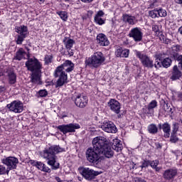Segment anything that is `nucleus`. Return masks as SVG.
<instances>
[{
    "label": "nucleus",
    "instance_id": "f3484780",
    "mask_svg": "<svg viewBox=\"0 0 182 182\" xmlns=\"http://www.w3.org/2000/svg\"><path fill=\"white\" fill-rule=\"evenodd\" d=\"M97 42L100 46H109L110 45V41L103 33H100L97 36Z\"/></svg>",
    "mask_w": 182,
    "mask_h": 182
},
{
    "label": "nucleus",
    "instance_id": "f704fd0d",
    "mask_svg": "<svg viewBox=\"0 0 182 182\" xmlns=\"http://www.w3.org/2000/svg\"><path fill=\"white\" fill-rule=\"evenodd\" d=\"M9 169H6L4 165H0V175L4 174H9Z\"/></svg>",
    "mask_w": 182,
    "mask_h": 182
},
{
    "label": "nucleus",
    "instance_id": "4c0bfd02",
    "mask_svg": "<svg viewBox=\"0 0 182 182\" xmlns=\"http://www.w3.org/2000/svg\"><path fill=\"white\" fill-rule=\"evenodd\" d=\"M161 65H163V64H162L161 61L160 60V59L156 58L155 60V63H154L155 68L156 69H159V68H161Z\"/></svg>",
    "mask_w": 182,
    "mask_h": 182
},
{
    "label": "nucleus",
    "instance_id": "a878e982",
    "mask_svg": "<svg viewBox=\"0 0 182 182\" xmlns=\"http://www.w3.org/2000/svg\"><path fill=\"white\" fill-rule=\"evenodd\" d=\"M124 21L128 22L129 25H134L136 23V18L134 16H131L127 14L124 15Z\"/></svg>",
    "mask_w": 182,
    "mask_h": 182
},
{
    "label": "nucleus",
    "instance_id": "f03ea898",
    "mask_svg": "<svg viewBox=\"0 0 182 182\" xmlns=\"http://www.w3.org/2000/svg\"><path fill=\"white\" fill-rule=\"evenodd\" d=\"M65 149L59 146H52L48 149H45L42 154V157L48 160L47 164L51 166L52 170H58L60 164L56 161V156L58 153H62Z\"/></svg>",
    "mask_w": 182,
    "mask_h": 182
},
{
    "label": "nucleus",
    "instance_id": "6e6d98bb",
    "mask_svg": "<svg viewBox=\"0 0 182 182\" xmlns=\"http://www.w3.org/2000/svg\"><path fill=\"white\" fill-rule=\"evenodd\" d=\"M39 1H42V0H39Z\"/></svg>",
    "mask_w": 182,
    "mask_h": 182
},
{
    "label": "nucleus",
    "instance_id": "473e14b6",
    "mask_svg": "<svg viewBox=\"0 0 182 182\" xmlns=\"http://www.w3.org/2000/svg\"><path fill=\"white\" fill-rule=\"evenodd\" d=\"M158 16L161 18L167 16V11L163 9H158Z\"/></svg>",
    "mask_w": 182,
    "mask_h": 182
},
{
    "label": "nucleus",
    "instance_id": "49530a36",
    "mask_svg": "<svg viewBox=\"0 0 182 182\" xmlns=\"http://www.w3.org/2000/svg\"><path fill=\"white\" fill-rule=\"evenodd\" d=\"M4 90H5V87L0 86V93L1 92H4Z\"/></svg>",
    "mask_w": 182,
    "mask_h": 182
},
{
    "label": "nucleus",
    "instance_id": "5fc2aeb1",
    "mask_svg": "<svg viewBox=\"0 0 182 182\" xmlns=\"http://www.w3.org/2000/svg\"><path fill=\"white\" fill-rule=\"evenodd\" d=\"M0 76H2V73H0Z\"/></svg>",
    "mask_w": 182,
    "mask_h": 182
},
{
    "label": "nucleus",
    "instance_id": "c03bdc74",
    "mask_svg": "<svg viewBox=\"0 0 182 182\" xmlns=\"http://www.w3.org/2000/svg\"><path fill=\"white\" fill-rule=\"evenodd\" d=\"M149 166H150V162L149 161H144L142 163V165L141 166V168H144L146 167H149Z\"/></svg>",
    "mask_w": 182,
    "mask_h": 182
},
{
    "label": "nucleus",
    "instance_id": "8fccbe9b",
    "mask_svg": "<svg viewBox=\"0 0 182 182\" xmlns=\"http://www.w3.org/2000/svg\"><path fill=\"white\" fill-rule=\"evenodd\" d=\"M158 147H159V149H161V145L159 144H158Z\"/></svg>",
    "mask_w": 182,
    "mask_h": 182
},
{
    "label": "nucleus",
    "instance_id": "f8f14e48",
    "mask_svg": "<svg viewBox=\"0 0 182 182\" xmlns=\"http://www.w3.org/2000/svg\"><path fill=\"white\" fill-rule=\"evenodd\" d=\"M87 102H89V100L87 99V97L84 95H78L75 97V104L77 107H86L87 105Z\"/></svg>",
    "mask_w": 182,
    "mask_h": 182
},
{
    "label": "nucleus",
    "instance_id": "de8ad7c7",
    "mask_svg": "<svg viewBox=\"0 0 182 182\" xmlns=\"http://www.w3.org/2000/svg\"><path fill=\"white\" fill-rule=\"evenodd\" d=\"M178 32L181 33V35H182V26L179 28Z\"/></svg>",
    "mask_w": 182,
    "mask_h": 182
},
{
    "label": "nucleus",
    "instance_id": "aec40b11",
    "mask_svg": "<svg viewBox=\"0 0 182 182\" xmlns=\"http://www.w3.org/2000/svg\"><path fill=\"white\" fill-rule=\"evenodd\" d=\"M176 176H177V170L176 169H168L164 173V178L166 180H171Z\"/></svg>",
    "mask_w": 182,
    "mask_h": 182
},
{
    "label": "nucleus",
    "instance_id": "393cba45",
    "mask_svg": "<svg viewBox=\"0 0 182 182\" xmlns=\"http://www.w3.org/2000/svg\"><path fill=\"white\" fill-rule=\"evenodd\" d=\"M181 76V73L180 70H178V67L177 65H175L173 68V75L172 79L173 80H176V79H178Z\"/></svg>",
    "mask_w": 182,
    "mask_h": 182
},
{
    "label": "nucleus",
    "instance_id": "9b49d317",
    "mask_svg": "<svg viewBox=\"0 0 182 182\" xmlns=\"http://www.w3.org/2000/svg\"><path fill=\"white\" fill-rule=\"evenodd\" d=\"M1 162L3 164L7 166V170H14V168H16V165L19 163V161L14 157V156H9L6 159H1Z\"/></svg>",
    "mask_w": 182,
    "mask_h": 182
},
{
    "label": "nucleus",
    "instance_id": "79ce46f5",
    "mask_svg": "<svg viewBox=\"0 0 182 182\" xmlns=\"http://www.w3.org/2000/svg\"><path fill=\"white\" fill-rule=\"evenodd\" d=\"M175 134H176L173 133L171 136V141L172 143H176V142L178 141V138H177V136Z\"/></svg>",
    "mask_w": 182,
    "mask_h": 182
},
{
    "label": "nucleus",
    "instance_id": "58836bf2",
    "mask_svg": "<svg viewBox=\"0 0 182 182\" xmlns=\"http://www.w3.org/2000/svg\"><path fill=\"white\" fill-rule=\"evenodd\" d=\"M26 37H23V36L18 35L17 38L16 43L18 45H22V42H23V39Z\"/></svg>",
    "mask_w": 182,
    "mask_h": 182
},
{
    "label": "nucleus",
    "instance_id": "412c9836",
    "mask_svg": "<svg viewBox=\"0 0 182 182\" xmlns=\"http://www.w3.org/2000/svg\"><path fill=\"white\" fill-rule=\"evenodd\" d=\"M129 49H123L120 48L115 51V55L117 58H129Z\"/></svg>",
    "mask_w": 182,
    "mask_h": 182
},
{
    "label": "nucleus",
    "instance_id": "a211bd4d",
    "mask_svg": "<svg viewBox=\"0 0 182 182\" xmlns=\"http://www.w3.org/2000/svg\"><path fill=\"white\" fill-rule=\"evenodd\" d=\"M105 16V12L103 11H97V14L95 16V22L97 25H105L106 19L103 18Z\"/></svg>",
    "mask_w": 182,
    "mask_h": 182
},
{
    "label": "nucleus",
    "instance_id": "9d476101",
    "mask_svg": "<svg viewBox=\"0 0 182 182\" xmlns=\"http://www.w3.org/2000/svg\"><path fill=\"white\" fill-rule=\"evenodd\" d=\"M6 107L13 113H22L23 112V104L20 101H13L11 103L6 105Z\"/></svg>",
    "mask_w": 182,
    "mask_h": 182
},
{
    "label": "nucleus",
    "instance_id": "dca6fc26",
    "mask_svg": "<svg viewBox=\"0 0 182 182\" xmlns=\"http://www.w3.org/2000/svg\"><path fill=\"white\" fill-rule=\"evenodd\" d=\"M129 36L131 38H133L135 42H140V41H141V39L143 38V33H141L140 29H139V28H134L131 30L129 33Z\"/></svg>",
    "mask_w": 182,
    "mask_h": 182
},
{
    "label": "nucleus",
    "instance_id": "6e6552de",
    "mask_svg": "<svg viewBox=\"0 0 182 182\" xmlns=\"http://www.w3.org/2000/svg\"><path fill=\"white\" fill-rule=\"evenodd\" d=\"M58 129L66 134V133H73L77 129H80V125L79 124H63L59 125Z\"/></svg>",
    "mask_w": 182,
    "mask_h": 182
},
{
    "label": "nucleus",
    "instance_id": "4468645a",
    "mask_svg": "<svg viewBox=\"0 0 182 182\" xmlns=\"http://www.w3.org/2000/svg\"><path fill=\"white\" fill-rule=\"evenodd\" d=\"M108 107H109L110 110H112V112H114L117 114H119V113H120L121 107L120 102H119V101L114 99H111L108 102Z\"/></svg>",
    "mask_w": 182,
    "mask_h": 182
},
{
    "label": "nucleus",
    "instance_id": "c9c22d12",
    "mask_svg": "<svg viewBox=\"0 0 182 182\" xmlns=\"http://www.w3.org/2000/svg\"><path fill=\"white\" fill-rule=\"evenodd\" d=\"M150 166L151 167H152V168H155L156 171H159L160 170V168H157V166H159V161L157 160L151 161L150 163Z\"/></svg>",
    "mask_w": 182,
    "mask_h": 182
},
{
    "label": "nucleus",
    "instance_id": "f257e3e1",
    "mask_svg": "<svg viewBox=\"0 0 182 182\" xmlns=\"http://www.w3.org/2000/svg\"><path fill=\"white\" fill-rule=\"evenodd\" d=\"M75 65L70 60H66L63 64L58 66L54 73L55 77H58L56 82L55 87H60L63 86L65 83H68V75L65 72H72Z\"/></svg>",
    "mask_w": 182,
    "mask_h": 182
},
{
    "label": "nucleus",
    "instance_id": "6ab92c4d",
    "mask_svg": "<svg viewBox=\"0 0 182 182\" xmlns=\"http://www.w3.org/2000/svg\"><path fill=\"white\" fill-rule=\"evenodd\" d=\"M112 149L117 153H120L123 149V145L119 139H114L112 140Z\"/></svg>",
    "mask_w": 182,
    "mask_h": 182
},
{
    "label": "nucleus",
    "instance_id": "a19ab883",
    "mask_svg": "<svg viewBox=\"0 0 182 182\" xmlns=\"http://www.w3.org/2000/svg\"><path fill=\"white\" fill-rule=\"evenodd\" d=\"M177 132H178V123H173V134H176V133H177Z\"/></svg>",
    "mask_w": 182,
    "mask_h": 182
},
{
    "label": "nucleus",
    "instance_id": "ddd939ff",
    "mask_svg": "<svg viewBox=\"0 0 182 182\" xmlns=\"http://www.w3.org/2000/svg\"><path fill=\"white\" fill-rule=\"evenodd\" d=\"M101 129L107 133H116L117 132L116 125L112 122H104L101 125Z\"/></svg>",
    "mask_w": 182,
    "mask_h": 182
},
{
    "label": "nucleus",
    "instance_id": "e433bc0d",
    "mask_svg": "<svg viewBox=\"0 0 182 182\" xmlns=\"http://www.w3.org/2000/svg\"><path fill=\"white\" fill-rule=\"evenodd\" d=\"M40 97H46L48 96V91L46 90H41L38 91Z\"/></svg>",
    "mask_w": 182,
    "mask_h": 182
},
{
    "label": "nucleus",
    "instance_id": "c756f323",
    "mask_svg": "<svg viewBox=\"0 0 182 182\" xmlns=\"http://www.w3.org/2000/svg\"><path fill=\"white\" fill-rule=\"evenodd\" d=\"M171 65V59L169 58H164L162 61V66L164 68H168Z\"/></svg>",
    "mask_w": 182,
    "mask_h": 182
},
{
    "label": "nucleus",
    "instance_id": "a18cd8bd",
    "mask_svg": "<svg viewBox=\"0 0 182 182\" xmlns=\"http://www.w3.org/2000/svg\"><path fill=\"white\" fill-rule=\"evenodd\" d=\"M172 50L173 53H176V52H178L180 50V46H172Z\"/></svg>",
    "mask_w": 182,
    "mask_h": 182
},
{
    "label": "nucleus",
    "instance_id": "4be33fe9",
    "mask_svg": "<svg viewBox=\"0 0 182 182\" xmlns=\"http://www.w3.org/2000/svg\"><path fill=\"white\" fill-rule=\"evenodd\" d=\"M16 32L18 33L20 36L26 37L28 35V27L26 26H20L16 28Z\"/></svg>",
    "mask_w": 182,
    "mask_h": 182
},
{
    "label": "nucleus",
    "instance_id": "423d86ee",
    "mask_svg": "<svg viewBox=\"0 0 182 182\" xmlns=\"http://www.w3.org/2000/svg\"><path fill=\"white\" fill-rule=\"evenodd\" d=\"M102 151L95 149V148H90L87 150L86 157L87 160L92 164H99L102 161Z\"/></svg>",
    "mask_w": 182,
    "mask_h": 182
},
{
    "label": "nucleus",
    "instance_id": "2f4dec72",
    "mask_svg": "<svg viewBox=\"0 0 182 182\" xmlns=\"http://www.w3.org/2000/svg\"><path fill=\"white\" fill-rule=\"evenodd\" d=\"M149 15L151 18H158L159 16V11L158 9H155L152 11H149Z\"/></svg>",
    "mask_w": 182,
    "mask_h": 182
},
{
    "label": "nucleus",
    "instance_id": "b1692460",
    "mask_svg": "<svg viewBox=\"0 0 182 182\" xmlns=\"http://www.w3.org/2000/svg\"><path fill=\"white\" fill-rule=\"evenodd\" d=\"M161 129H162L163 132H164V136L166 138L170 137V124L165 123L161 127Z\"/></svg>",
    "mask_w": 182,
    "mask_h": 182
},
{
    "label": "nucleus",
    "instance_id": "37998d69",
    "mask_svg": "<svg viewBox=\"0 0 182 182\" xmlns=\"http://www.w3.org/2000/svg\"><path fill=\"white\" fill-rule=\"evenodd\" d=\"M52 55H46L45 57L46 63H50L52 62Z\"/></svg>",
    "mask_w": 182,
    "mask_h": 182
},
{
    "label": "nucleus",
    "instance_id": "bb28decb",
    "mask_svg": "<svg viewBox=\"0 0 182 182\" xmlns=\"http://www.w3.org/2000/svg\"><path fill=\"white\" fill-rule=\"evenodd\" d=\"M9 76V83L10 85H14L16 83V75L14 72H10L8 74Z\"/></svg>",
    "mask_w": 182,
    "mask_h": 182
},
{
    "label": "nucleus",
    "instance_id": "5701e85b",
    "mask_svg": "<svg viewBox=\"0 0 182 182\" xmlns=\"http://www.w3.org/2000/svg\"><path fill=\"white\" fill-rule=\"evenodd\" d=\"M26 56V52L23 50V49L20 48L16 54V56L14 57V59L16 60H22Z\"/></svg>",
    "mask_w": 182,
    "mask_h": 182
},
{
    "label": "nucleus",
    "instance_id": "20e7f679",
    "mask_svg": "<svg viewBox=\"0 0 182 182\" xmlns=\"http://www.w3.org/2000/svg\"><path fill=\"white\" fill-rule=\"evenodd\" d=\"M26 66L28 70L33 72L31 82L36 85H41V75H39L42 68L41 63L36 58H31L26 63Z\"/></svg>",
    "mask_w": 182,
    "mask_h": 182
},
{
    "label": "nucleus",
    "instance_id": "864d4df0",
    "mask_svg": "<svg viewBox=\"0 0 182 182\" xmlns=\"http://www.w3.org/2000/svg\"><path fill=\"white\" fill-rule=\"evenodd\" d=\"M178 4H182V1H178Z\"/></svg>",
    "mask_w": 182,
    "mask_h": 182
},
{
    "label": "nucleus",
    "instance_id": "09e8293b",
    "mask_svg": "<svg viewBox=\"0 0 182 182\" xmlns=\"http://www.w3.org/2000/svg\"><path fill=\"white\" fill-rule=\"evenodd\" d=\"M178 97H180V99H182V94H181V93H179V94L178 95Z\"/></svg>",
    "mask_w": 182,
    "mask_h": 182
},
{
    "label": "nucleus",
    "instance_id": "2eb2a0df",
    "mask_svg": "<svg viewBox=\"0 0 182 182\" xmlns=\"http://www.w3.org/2000/svg\"><path fill=\"white\" fill-rule=\"evenodd\" d=\"M30 164L34 167H36L38 170H41V171H44V173H50V168L46 166V165L41 161L31 160L30 161Z\"/></svg>",
    "mask_w": 182,
    "mask_h": 182
},
{
    "label": "nucleus",
    "instance_id": "c85d7f7f",
    "mask_svg": "<svg viewBox=\"0 0 182 182\" xmlns=\"http://www.w3.org/2000/svg\"><path fill=\"white\" fill-rule=\"evenodd\" d=\"M64 43L65 45V47L67 48V49H70L73 46L75 41L72 39L67 38V39L64 40Z\"/></svg>",
    "mask_w": 182,
    "mask_h": 182
},
{
    "label": "nucleus",
    "instance_id": "603ef678",
    "mask_svg": "<svg viewBox=\"0 0 182 182\" xmlns=\"http://www.w3.org/2000/svg\"><path fill=\"white\" fill-rule=\"evenodd\" d=\"M66 7H67L66 6H63V8H64V9L66 8Z\"/></svg>",
    "mask_w": 182,
    "mask_h": 182
},
{
    "label": "nucleus",
    "instance_id": "3c124183",
    "mask_svg": "<svg viewBox=\"0 0 182 182\" xmlns=\"http://www.w3.org/2000/svg\"><path fill=\"white\" fill-rule=\"evenodd\" d=\"M70 56H73V53H70Z\"/></svg>",
    "mask_w": 182,
    "mask_h": 182
},
{
    "label": "nucleus",
    "instance_id": "0eeeda50",
    "mask_svg": "<svg viewBox=\"0 0 182 182\" xmlns=\"http://www.w3.org/2000/svg\"><path fill=\"white\" fill-rule=\"evenodd\" d=\"M79 170L80 174H82V177H84L85 180H87V181H92V180H95L97 176L100 174V172L90 168H80Z\"/></svg>",
    "mask_w": 182,
    "mask_h": 182
},
{
    "label": "nucleus",
    "instance_id": "72a5a7b5",
    "mask_svg": "<svg viewBox=\"0 0 182 182\" xmlns=\"http://www.w3.org/2000/svg\"><path fill=\"white\" fill-rule=\"evenodd\" d=\"M155 107H157V101L152 100L148 105V109L153 110V109H155Z\"/></svg>",
    "mask_w": 182,
    "mask_h": 182
},
{
    "label": "nucleus",
    "instance_id": "39448f33",
    "mask_svg": "<svg viewBox=\"0 0 182 182\" xmlns=\"http://www.w3.org/2000/svg\"><path fill=\"white\" fill-rule=\"evenodd\" d=\"M105 55L102 52L95 53L85 60V66L87 68H99L105 62Z\"/></svg>",
    "mask_w": 182,
    "mask_h": 182
},
{
    "label": "nucleus",
    "instance_id": "cd10ccee",
    "mask_svg": "<svg viewBox=\"0 0 182 182\" xmlns=\"http://www.w3.org/2000/svg\"><path fill=\"white\" fill-rule=\"evenodd\" d=\"M57 15L60 16V19L63 21L64 22H66L68 21V12L66 11H57L56 12Z\"/></svg>",
    "mask_w": 182,
    "mask_h": 182
},
{
    "label": "nucleus",
    "instance_id": "7c9ffc66",
    "mask_svg": "<svg viewBox=\"0 0 182 182\" xmlns=\"http://www.w3.org/2000/svg\"><path fill=\"white\" fill-rule=\"evenodd\" d=\"M157 127L155 124H151L148 127V131L149 133H151L152 134H154L155 133H157Z\"/></svg>",
    "mask_w": 182,
    "mask_h": 182
},
{
    "label": "nucleus",
    "instance_id": "ea45409f",
    "mask_svg": "<svg viewBox=\"0 0 182 182\" xmlns=\"http://www.w3.org/2000/svg\"><path fill=\"white\" fill-rule=\"evenodd\" d=\"M152 31L154 32L155 35H159V33H160V30L159 29V26L157 25L152 26Z\"/></svg>",
    "mask_w": 182,
    "mask_h": 182
},
{
    "label": "nucleus",
    "instance_id": "1a4fd4ad",
    "mask_svg": "<svg viewBox=\"0 0 182 182\" xmlns=\"http://www.w3.org/2000/svg\"><path fill=\"white\" fill-rule=\"evenodd\" d=\"M136 55L139 59H140L143 66L144 68H150L151 69L154 66V64L153 63V60H151L150 58H149L146 55L141 54V53L136 50Z\"/></svg>",
    "mask_w": 182,
    "mask_h": 182
},
{
    "label": "nucleus",
    "instance_id": "7ed1b4c3",
    "mask_svg": "<svg viewBox=\"0 0 182 182\" xmlns=\"http://www.w3.org/2000/svg\"><path fill=\"white\" fill-rule=\"evenodd\" d=\"M92 146L95 150L102 151L103 156H105L107 159L113 157V150L109 144V140L105 136H96L92 140Z\"/></svg>",
    "mask_w": 182,
    "mask_h": 182
}]
</instances>
